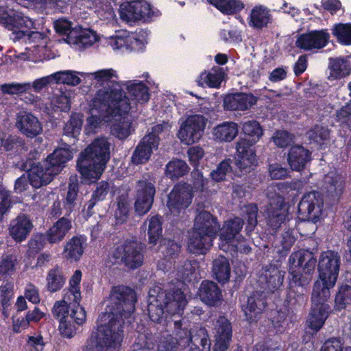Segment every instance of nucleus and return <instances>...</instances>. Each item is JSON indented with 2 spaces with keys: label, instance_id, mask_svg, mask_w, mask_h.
Returning a JSON list of instances; mask_svg holds the SVG:
<instances>
[{
  "label": "nucleus",
  "instance_id": "obj_38",
  "mask_svg": "<svg viewBox=\"0 0 351 351\" xmlns=\"http://www.w3.org/2000/svg\"><path fill=\"white\" fill-rule=\"evenodd\" d=\"M79 193V184L77 182H69L65 197L62 199L64 215L60 219L64 218L70 221L71 228H72V219L71 214L77 204Z\"/></svg>",
  "mask_w": 351,
  "mask_h": 351
},
{
  "label": "nucleus",
  "instance_id": "obj_37",
  "mask_svg": "<svg viewBox=\"0 0 351 351\" xmlns=\"http://www.w3.org/2000/svg\"><path fill=\"white\" fill-rule=\"evenodd\" d=\"M45 317V313L38 307L35 306L32 311H28L25 317L12 316V330L15 333H20L27 328L31 322L37 323Z\"/></svg>",
  "mask_w": 351,
  "mask_h": 351
},
{
  "label": "nucleus",
  "instance_id": "obj_10",
  "mask_svg": "<svg viewBox=\"0 0 351 351\" xmlns=\"http://www.w3.org/2000/svg\"><path fill=\"white\" fill-rule=\"evenodd\" d=\"M0 23L12 31L18 40L25 37L30 39L32 35L38 34V32L31 30L34 22L29 17L8 7H0Z\"/></svg>",
  "mask_w": 351,
  "mask_h": 351
},
{
  "label": "nucleus",
  "instance_id": "obj_51",
  "mask_svg": "<svg viewBox=\"0 0 351 351\" xmlns=\"http://www.w3.org/2000/svg\"><path fill=\"white\" fill-rule=\"evenodd\" d=\"M348 305H351V286L342 284L338 287L335 297V308L337 311L345 309Z\"/></svg>",
  "mask_w": 351,
  "mask_h": 351
},
{
  "label": "nucleus",
  "instance_id": "obj_50",
  "mask_svg": "<svg viewBox=\"0 0 351 351\" xmlns=\"http://www.w3.org/2000/svg\"><path fill=\"white\" fill-rule=\"evenodd\" d=\"M223 73L221 69L215 72H202L196 82L198 86L204 87L207 86L210 88H219L223 80Z\"/></svg>",
  "mask_w": 351,
  "mask_h": 351
},
{
  "label": "nucleus",
  "instance_id": "obj_48",
  "mask_svg": "<svg viewBox=\"0 0 351 351\" xmlns=\"http://www.w3.org/2000/svg\"><path fill=\"white\" fill-rule=\"evenodd\" d=\"M162 217L159 215L152 216L148 219L147 236L149 243L155 245L162 237Z\"/></svg>",
  "mask_w": 351,
  "mask_h": 351
},
{
  "label": "nucleus",
  "instance_id": "obj_36",
  "mask_svg": "<svg viewBox=\"0 0 351 351\" xmlns=\"http://www.w3.org/2000/svg\"><path fill=\"white\" fill-rule=\"evenodd\" d=\"M228 173H232L234 176L241 177L247 172H242L235 165V160L232 162L230 158H226L219 162L216 169L211 171L210 177L214 181L219 182L226 180Z\"/></svg>",
  "mask_w": 351,
  "mask_h": 351
},
{
  "label": "nucleus",
  "instance_id": "obj_8",
  "mask_svg": "<svg viewBox=\"0 0 351 351\" xmlns=\"http://www.w3.org/2000/svg\"><path fill=\"white\" fill-rule=\"evenodd\" d=\"M243 136L237 143L235 165L242 172H250L258 165L255 145L263 134V130L256 120L248 121L243 125Z\"/></svg>",
  "mask_w": 351,
  "mask_h": 351
},
{
  "label": "nucleus",
  "instance_id": "obj_39",
  "mask_svg": "<svg viewBox=\"0 0 351 351\" xmlns=\"http://www.w3.org/2000/svg\"><path fill=\"white\" fill-rule=\"evenodd\" d=\"M66 280L62 267L56 265L47 274L46 289L50 293L58 292L64 287Z\"/></svg>",
  "mask_w": 351,
  "mask_h": 351
},
{
  "label": "nucleus",
  "instance_id": "obj_26",
  "mask_svg": "<svg viewBox=\"0 0 351 351\" xmlns=\"http://www.w3.org/2000/svg\"><path fill=\"white\" fill-rule=\"evenodd\" d=\"M200 300L210 306H217L222 300V292L217 284L213 281L204 280L199 288Z\"/></svg>",
  "mask_w": 351,
  "mask_h": 351
},
{
  "label": "nucleus",
  "instance_id": "obj_63",
  "mask_svg": "<svg viewBox=\"0 0 351 351\" xmlns=\"http://www.w3.org/2000/svg\"><path fill=\"white\" fill-rule=\"evenodd\" d=\"M131 124L132 123L129 120L125 121L123 118V121H120L112 125L111 132L119 139H125L130 134Z\"/></svg>",
  "mask_w": 351,
  "mask_h": 351
},
{
  "label": "nucleus",
  "instance_id": "obj_30",
  "mask_svg": "<svg viewBox=\"0 0 351 351\" xmlns=\"http://www.w3.org/2000/svg\"><path fill=\"white\" fill-rule=\"evenodd\" d=\"M86 242V239L83 235L72 237L64 247L62 257L71 263L79 261L84 254Z\"/></svg>",
  "mask_w": 351,
  "mask_h": 351
},
{
  "label": "nucleus",
  "instance_id": "obj_29",
  "mask_svg": "<svg viewBox=\"0 0 351 351\" xmlns=\"http://www.w3.org/2000/svg\"><path fill=\"white\" fill-rule=\"evenodd\" d=\"M32 228L33 224L29 217L25 214L21 213L12 220L9 232L16 242L21 243L27 239Z\"/></svg>",
  "mask_w": 351,
  "mask_h": 351
},
{
  "label": "nucleus",
  "instance_id": "obj_19",
  "mask_svg": "<svg viewBox=\"0 0 351 351\" xmlns=\"http://www.w3.org/2000/svg\"><path fill=\"white\" fill-rule=\"evenodd\" d=\"M71 308L69 304L64 300L55 302L52 313L53 317L59 320V330L61 335L66 338H72L76 334L77 328L71 324L69 318Z\"/></svg>",
  "mask_w": 351,
  "mask_h": 351
},
{
  "label": "nucleus",
  "instance_id": "obj_1",
  "mask_svg": "<svg viewBox=\"0 0 351 351\" xmlns=\"http://www.w3.org/2000/svg\"><path fill=\"white\" fill-rule=\"evenodd\" d=\"M289 288L285 302L302 298L307 291L317 263L318 278L315 281L311 294V308L307 328L312 330L311 337L316 335L328 319L331 308L328 304L330 290L337 280L341 265V256L334 250L322 252L317 263L314 254L308 250L293 252L289 258Z\"/></svg>",
  "mask_w": 351,
  "mask_h": 351
},
{
  "label": "nucleus",
  "instance_id": "obj_9",
  "mask_svg": "<svg viewBox=\"0 0 351 351\" xmlns=\"http://www.w3.org/2000/svg\"><path fill=\"white\" fill-rule=\"evenodd\" d=\"M110 255L113 264L124 265L130 269L141 267L144 259L141 243L131 239L114 245Z\"/></svg>",
  "mask_w": 351,
  "mask_h": 351
},
{
  "label": "nucleus",
  "instance_id": "obj_62",
  "mask_svg": "<svg viewBox=\"0 0 351 351\" xmlns=\"http://www.w3.org/2000/svg\"><path fill=\"white\" fill-rule=\"evenodd\" d=\"M306 135L311 141L322 145L328 138L329 130L323 126L315 125L306 132Z\"/></svg>",
  "mask_w": 351,
  "mask_h": 351
},
{
  "label": "nucleus",
  "instance_id": "obj_53",
  "mask_svg": "<svg viewBox=\"0 0 351 351\" xmlns=\"http://www.w3.org/2000/svg\"><path fill=\"white\" fill-rule=\"evenodd\" d=\"M162 247V253L164 256V260L170 264L169 267H171L172 264L176 263V258L179 256L181 250V245L173 239H165Z\"/></svg>",
  "mask_w": 351,
  "mask_h": 351
},
{
  "label": "nucleus",
  "instance_id": "obj_60",
  "mask_svg": "<svg viewBox=\"0 0 351 351\" xmlns=\"http://www.w3.org/2000/svg\"><path fill=\"white\" fill-rule=\"evenodd\" d=\"M75 38V43L84 47H90L98 40L96 32L90 29H82Z\"/></svg>",
  "mask_w": 351,
  "mask_h": 351
},
{
  "label": "nucleus",
  "instance_id": "obj_17",
  "mask_svg": "<svg viewBox=\"0 0 351 351\" xmlns=\"http://www.w3.org/2000/svg\"><path fill=\"white\" fill-rule=\"evenodd\" d=\"M330 34L327 29L310 30L300 34L295 40V46L304 51L319 50L329 43Z\"/></svg>",
  "mask_w": 351,
  "mask_h": 351
},
{
  "label": "nucleus",
  "instance_id": "obj_27",
  "mask_svg": "<svg viewBox=\"0 0 351 351\" xmlns=\"http://www.w3.org/2000/svg\"><path fill=\"white\" fill-rule=\"evenodd\" d=\"M193 229L215 239L220 230V223L216 217L204 210L195 217Z\"/></svg>",
  "mask_w": 351,
  "mask_h": 351
},
{
  "label": "nucleus",
  "instance_id": "obj_6",
  "mask_svg": "<svg viewBox=\"0 0 351 351\" xmlns=\"http://www.w3.org/2000/svg\"><path fill=\"white\" fill-rule=\"evenodd\" d=\"M187 304L186 295L180 288L164 291L160 287L149 291L147 311L149 319L166 327L177 313H184Z\"/></svg>",
  "mask_w": 351,
  "mask_h": 351
},
{
  "label": "nucleus",
  "instance_id": "obj_20",
  "mask_svg": "<svg viewBox=\"0 0 351 351\" xmlns=\"http://www.w3.org/2000/svg\"><path fill=\"white\" fill-rule=\"evenodd\" d=\"M214 351H226L232 337V326L230 320L224 315H220L214 326Z\"/></svg>",
  "mask_w": 351,
  "mask_h": 351
},
{
  "label": "nucleus",
  "instance_id": "obj_31",
  "mask_svg": "<svg viewBox=\"0 0 351 351\" xmlns=\"http://www.w3.org/2000/svg\"><path fill=\"white\" fill-rule=\"evenodd\" d=\"M206 1L223 15H234L237 19L244 23L243 19L239 15L245 6L242 0H206Z\"/></svg>",
  "mask_w": 351,
  "mask_h": 351
},
{
  "label": "nucleus",
  "instance_id": "obj_7",
  "mask_svg": "<svg viewBox=\"0 0 351 351\" xmlns=\"http://www.w3.org/2000/svg\"><path fill=\"white\" fill-rule=\"evenodd\" d=\"M73 157L71 145L63 143L61 147L56 148L49 154L42 165L40 162L35 163L34 160L27 158L30 182L34 188H40L47 185L53 178L59 174L65 167L66 164Z\"/></svg>",
  "mask_w": 351,
  "mask_h": 351
},
{
  "label": "nucleus",
  "instance_id": "obj_33",
  "mask_svg": "<svg viewBox=\"0 0 351 351\" xmlns=\"http://www.w3.org/2000/svg\"><path fill=\"white\" fill-rule=\"evenodd\" d=\"M189 351H210L211 343L205 327L196 326L191 329Z\"/></svg>",
  "mask_w": 351,
  "mask_h": 351
},
{
  "label": "nucleus",
  "instance_id": "obj_18",
  "mask_svg": "<svg viewBox=\"0 0 351 351\" xmlns=\"http://www.w3.org/2000/svg\"><path fill=\"white\" fill-rule=\"evenodd\" d=\"M154 16L151 5L145 1H134L122 5L121 18L128 22L147 21Z\"/></svg>",
  "mask_w": 351,
  "mask_h": 351
},
{
  "label": "nucleus",
  "instance_id": "obj_64",
  "mask_svg": "<svg viewBox=\"0 0 351 351\" xmlns=\"http://www.w3.org/2000/svg\"><path fill=\"white\" fill-rule=\"evenodd\" d=\"M79 301L77 303L73 300L72 307L71 308L70 316H69L71 324L81 326L82 325L86 317V313L84 307L80 306Z\"/></svg>",
  "mask_w": 351,
  "mask_h": 351
},
{
  "label": "nucleus",
  "instance_id": "obj_43",
  "mask_svg": "<svg viewBox=\"0 0 351 351\" xmlns=\"http://www.w3.org/2000/svg\"><path fill=\"white\" fill-rule=\"evenodd\" d=\"M230 265L229 261L224 256H219L213 262L212 272L218 282L224 284L230 277Z\"/></svg>",
  "mask_w": 351,
  "mask_h": 351
},
{
  "label": "nucleus",
  "instance_id": "obj_2",
  "mask_svg": "<svg viewBox=\"0 0 351 351\" xmlns=\"http://www.w3.org/2000/svg\"><path fill=\"white\" fill-rule=\"evenodd\" d=\"M137 296L135 291L125 285L112 287L109 303L99 320L108 321L98 326L87 341L84 351H112L119 349L123 340V326L132 323L130 319L135 311Z\"/></svg>",
  "mask_w": 351,
  "mask_h": 351
},
{
  "label": "nucleus",
  "instance_id": "obj_56",
  "mask_svg": "<svg viewBox=\"0 0 351 351\" xmlns=\"http://www.w3.org/2000/svg\"><path fill=\"white\" fill-rule=\"evenodd\" d=\"M17 263L16 256L14 254L2 257L0 261V281L11 277L15 273Z\"/></svg>",
  "mask_w": 351,
  "mask_h": 351
},
{
  "label": "nucleus",
  "instance_id": "obj_41",
  "mask_svg": "<svg viewBox=\"0 0 351 351\" xmlns=\"http://www.w3.org/2000/svg\"><path fill=\"white\" fill-rule=\"evenodd\" d=\"M326 193L332 200H339L345 189V182L342 176L337 173L328 175L326 178Z\"/></svg>",
  "mask_w": 351,
  "mask_h": 351
},
{
  "label": "nucleus",
  "instance_id": "obj_21",
  "mask_svg": "<svg viewBox=\"0 0 351 351\" xmlns=\"http://www.w3.org/2000/svg\"><path fill=\"white\" fill-rule=\"evenodd\" d=\"M287 160L292 171H301L312 160V153L302 145H293L288 150Z\"/></svg>",
  "mask_w": 351,
  "mask_h": 351
},
{
  "label": "nucleus",
  "instance_id": "obj_55",
  "mask_svg": "<svg viewBox=\"0 0 351 351\" xmlns=\"http://www.w3.org/2000/svg\"><path fill=\"white\" fill-rule=\"evenodd\" d=\"M82 115L79 113L73 112L69 120L65 123L63 128V133L67 136L76 138L80 133L83 124Z\"/></svg>",
  "mask_w": 351,
  "mask_h": 351
},
{
  "label": "nucleus",
  "instance_id": "obj_47",
  "mask_svg": "<svg viewBox=\"0 0 351 351\" xmlns=\"http://www.w3.org/2000/svg\"><path fill=\"white\" fill-rule=\"evenodd\" d=\"M242 219L246 221L245 232L247 235L254 230L257 225V216L258 208L256 204L248 203L244 204L241 208Z\"/></svg>",
  "mask_w": 351,
  "mask_h": 351
},
{
  "label": "nucleus",
  "instance_id": "obj_12",
  "mask_svg": "<svg viewBox=\"0 0 351 351\" xmlns=\"http://www.w3.org/2000/svg\"><path fill=\"white\" fill-rule=\"evenodd\" d=\"M135 193L134 210L136 215L143 216L152 208L156 193L155 181L143 176L136 182Z\"/></svg>",
  "mask_w": 351,
  "mask_h": 351
},
{
  "label": "nucleus",
  "instance_id": "obj_54",
  "mask_svg": "<svg viewBox=\"0 0 351 351\" xmlns=\"http://www.w3.org/2000/svg\"><path fill=\"white\" fill-rule=\"evenodd\" d=\"M332 34L343 45H351V23H339L333 25Z\"/></svg>",
  "mask_w": 351,
  "mask_h": 351
},
{
  "label": "nucleus",
  "instance_id": "obj_49",
  "mask_svg": "<svg viewBox=\"0 0 351 351\" xmlns=\"http://www.w3.org/2000/svg\"><path fill=\"white\" fill-rule=\"evenodd\" d=\"M189 167L186 162L181 159L169 161L165 167V174L171 180H177L186 175Z\"/></svg>",
  "mask_w": 351,
  "mask_h": 351
},
{
  "label": "nucleus",
  "instance_id": "obj_52",
  "mask_svg": "<svg viewBox=\"0 0 351 351\" xmlns=\"http://www.w3.org/2000/svg\"><path fill=\"white\" fill-rule=\"evenodd\" d=\"M79 75L82 73L75 71L66 70L58 71L51 76L57 84H64L71 86H77L81 82Z\"/></svg>",
  "mask_w": 351,
  "mask_h": 351
},
{
  "label": "nucleus",
  "instance_id": "obj_22",
  "mask_svg": "<svg viewBox=\"0 0 351 351\" xmlns=\"http://www.w3.org/2000/svg\"><path fill=\"white\" fill-rule=\"evenodd\" d=\"M157 139L152 135H145L136 147L132 156L133 164L138 165L146 163L154 149H158Z\"/></svg>",
  "mask_w": 351,
  "mask_h": 351
},
{
  "label": "nucleus",
  "instance_id": "obj_23",
  "mask_svg": "<svg viewBox=\"0 0 351 351\" xmlns=\"http://www.w3.org/2000/svg\"><path fill=\"white\" fill-rule=\"evenodd\" d=\"M258 98L252 93H237L226 95L223 108L226 110H245L256 104Z\"/></svg>",
  "mask_w": 351,
  "mask_h": 351
},
{
  "label": "nucleus",
  "instance_id": "obj_44",
  "mask_svg": "<svg viewBox=\"0 0 351 351\" xmlns=\"http://www.w3.org/2000/svg\"><path fill=\"white\" fill-rule=\"evenodd\" d=\"M293 312L290 308L284 307L272 312L271 321L274 327L281 332L293 323Z\"/></svg>",
  "mask_w": 351,
  "mask_h": 351
},
{
  "label": "nucleus",
  "instance_id": "obj_42",
  "mask_svg": "<svg viewBox=\"0 0 351 351\" xmlns=\"http://www.w3.org/2000/svg\"><path fill=\"white\" fill-rule=\"evenodd\" d=\"M213 136L219 141L230 142L238 134V125L232 121H225L213 129Z\"/></svg>",
  "mask_w": 351,
  "mask_h": 351
},
{
  "label": "nucleus",
  "instance_id": "obj_35",
  "mask_svg": "<svg viewBox=\"0 0 351 351\" xmlns=\"http://www.w3.org/2000/svg\"><path fill=\"white\" fill-rule=\"evenodd\" d=\"M243 226V219L235 217L224 222L223 227L220 228L219 239L222 245L232 243Z\"/></svg>",
  "mask_w": 351,
  "mask_h": 351
},
{
  "label": "nucleus",
  "instance_id": "obj_61",
  "mask_svg": "<svg viewBox=\"0 0 351 351\" xmlns=\"http://www.w3.org/2000/svg\"><path fill=\"white\" fill-rule=\"evenodd\" d=\"M30 167V165L29 166L27 164V158L25 162L22 161L20 169L22 171H27L28 173V177H26L25 175H22L16 180L14 190L16 193H21L22 192L25 191L28 189L29 184L32 185L29 178V171L28 170Z\"/></svg>",
  "mask_w": 351,
  "mask_h": 351
},
{
  "label": "nucleus",
  "instance_id": "obj_13",
  "mask_svg": "<svg viewBox=\"0 0 351 351\" xmlns=\"http://www.w3.org/2000/svg\"><path fill=\"white\" fill-rule=\"evenodd\" d=\"M193 197V193L189 184L178 183L168 195L167 206L172 215L178 216L190 206Z\"/></svg>",
  "mask_w": 351,
  "mask_h": 351
},
{
  "label": "nucleus",
  "instance_id": "obj_14",
  "mask_svg": "<svg viewBox=\"0 0 351 351\" xmlns=\"http://www.w3.org/2000/svg\"><path fill=\"white\" fill-rule=\"evenodd\" d=\"M289 205L283 195L275 193L269 197L266 208V222L268 228L276 232L280 228L288 215Z\"/></svg>",
  "mask_w": 351,
  "mask_h": 351
},
{
  "label": "nucleus",
  "instance_id": "obj_16",
  "mask_svg": "<svg viewBox=\"0 0 351 351\" xmlns=\"http://www.w3.org/2000/svg\"><path fill=\"white\" fill-rule=\"evenodd\" d=\"M206 122L202 115L195 114L188 117L181 125L178 136L187 145L198 141L202 137Z\"/></svg>",
  "mask_w": 351,
  "mask_h": 351
},
{
  "label": "nucleus",
  "instance_id": "obj_58",
  "mask_svg": "<svg viewBox=\"0 0 351 351\" xmlns=\"http://www.w3.org/2000/svg\"><path fill=\"white\" fill-rule=\"evenodd\" d=\"M173 268L177 269L178 276L184 281H191V278L195 273L194 263L186 258H182L179 265L176 266L173 264Z\"/></svg>",
  "mask_w": 351,
  "mask_h": 351
},
{
  "label": "nucleus",
  "instance_id": "obj_40",
  "mask_svg": "<svg viewBox=\"0 0 351 351\" xmlns=\"http://www.w3.org/2000/svg\"><path fill=\"white\" fill-rule=\"evenodd\" d=\"M109 189L110 184L108 182L103 180L97 183L96 189L93 191L90 199L87 202L84 209L86 210L87 217H91L95 213L93 208L99 202L106 199Z\"/></svg>",
  "mask_w": 351,
  "mask_h": 351
},
{
  "label": "nucleus",
  "instance_id": "obj_11",
  "mask_svg": "<svg viewBox=\"0 0 351 351\" xmlns=\"http://www.w3.org/2000/svg\"><path fill=\"white\" fill-rule=\"evenodd\" d=\"M70 230V221L64 218L60 219L49 228L46 233L36 234L30 239L27 243V254L29 256L36 255L44 247L46 242L50 244L60 242Z\"/></svg>",
  "mask_w": 351,
  "mask_h": 351
},
{
  "label": "nucleus",
  "instance_id": "obj_24",
  "mask_svg": "<svg viewBox=\"0 0 351 351\" xmlns=\"http://www.w3.org/2000/svg\"><path fill=\"white\" fill-rule=\"evenodd\" d=\"M16 125L21 134L31 138L43 132L41 123L32 113L20 112L17 117Z\"/></svg>",
  "mask_w": 351,
  "mask_h": 351
},
{
  "label": "nucleus",
  "instance_id": "obj_46",
  "mask_svg": "<svg viewBox=\"0 0 351 351\" xmlns=\"http://www.w3.org/2000/svg\"><path fill=\"white\" fill-rule=\"evenodd\" d=\"M127 85L128 93L130 99L134 103L144 104L149 101L150 94L149 88L143 82L132 83L128 82Z\"/></svg>",
  "mask_w": 351,
  "mask_h": 351
},
{
  "label": "nucleus",
  "instance_id": "obj_15",
  "mask_svg": "<svg viewBox=\"0 0 351 351\" xmlns=\"http://www.w3.org/2000/svg\"><path fill=\"white\" fill-rule=\"evenodd\" d=\"M324 199L322 195L316 191L305 193L300 200L298 210L303 220L317 222L322 213Z\"/></svg>",
  "mask_w": 351,
  "mask_h": 351
},
{
  "label": "nucleus",
  "instance_id": "obj_34",
  "mask_svg": "<svg viewBox=\"0 0 351 351\" xmlns=\"http://www.w3.org/2000/svg\"><path fill=\"white\" fill-rule=\"evenodd\" d=\"M213 238L193 228L190 234L188 247L190 252L195 254H204L213 245Z\"/></svg>",
  "mask_w": 351,
  "mask_h": 351
},
{
  "label": "nucleus",
  "instance_id": "obj_3",
  "mask_svg": "<svg viewBox=\"0 0 351 351\" xmlns=\"http://www.w3.org/2000/svg\"><path fill=\"white\" fill-rule=\"evenodd\" d=\"M90 106L91 114L86 119V128L91 130L98 128L103 121L127 114L131 108L129 99L119 82H115L109 90H98Z\"/></svg>",
  "mask_w": 351,
  "mask_h": 351
},
{
  "label": "nucleus",
  "instance_id": "obj_25",
  "mask_svg": "<svg viewBox=\"0 0 351 351\" xmlns=\"http://www.w3.org/2000/svg\"><path fill=\"white\" fill-rule=\"evenodd\" d=\"M248 25L256 30L267 28L273 23L271 10L263 5H256L247 16Z\"/></svg>",
  "mask_w": 351,
  "mask_h": 351
},
{
  "label": "nucleus",
  "instance_id": "obj_5",
  "mask_svg": "<svg viewBox=\"0 0 351 351\" xmlns=\"http://www.w3.org/2000/svg\"><path fill=\"white\" fill-rule=\"evenodd\" d=\"M110 158V143L104 136L97 137L82 150L76 161V169L85 184L97 182Z\"/></svg>",
  "mask_w": 351,
  "mask_h": 351
},
{
  "label": "nucleus",
  "instance_id": "obj_45",
  "mask_svg": "<svg viewBox=\"0 0 351 351\" xmlns=\"http://www.w3.org/2000/svg\"><path fill=\"white\" fill-rule=\"evenodd\" d=\"M330 70V76L335 79L349 75L351 73V56L331 60Z\"/></svg>",
  "mask_w": 351,
  "mask_h": 351
},
{
  "label": "nucleus",
  "instance_id": "obj_28",
  "mask_svg": "<svg viewBox=\"0 0 351 351\" xmlns=\"http://www.w3.org/2000/svg\"><path fill=\"white\" fill-rule=\"evenodd\" d=\"M182 314L183 313H177L169 317L171 319L169 324L165 327L166 330L173 329L174 339L177 341L180 348L186 349V346H189V338L191 334V329L189 330L186 327H182Z\"/></svg>",
  "mask_w": 351,
  "mask_h": 351
},
{
  "label": "nucleus",
  "instance_id": "obj_32",
  "mask_svg": "<svg viewBox=\"0 0 351 351\" xmlns=\"http://www.w3.org/2000/svg\"><path fill=\"white\" fill-rule=\"evenodd\" d=\"M189 351H210L211 343L205 327L196 326L191 329Z\"/></svg>",
  "mask_w": 351,
  "mask_h": 351
},
{
  "label": "nucleus",
  "instance_id": "obj_57",
  "mask_svg": "<svg viewBox=\"0 0 351 351\" xmlns=\"http://www.w3.org/2000/svg\"><path fill=\"white\" fill-rule=\"evenodd\" d=\"M117 208L114 217L118 223H123L127 221L130 210V204L127 195H121L117 198Z\"/></svg>",
  "mask_w": 351,
  "mask_h": 351
},
{
  "label": "nucleus",
  "instance_id": "obj_59",
  "mask_svg": "<svg viewBox=\"0 0 351 351\" xmlns=\"http://www.w3.org/2000/svg\"><path fill=\"white\" fill-rule=\"evenodd\" d=\"M1 145L5 151L14 154H19L25 147L24 140L16 135H10L6 138L3 139Z\"/></svg>",
  "mask_w": 351,
  "mask_h": 351
},
{
  "label": "nucleus",
  "instance_id": "obj_4",
  "mask_svg": "<svg viewBox=\"0 0 351 351\" xmlns=\"http://www.w3.org/2000/svg\"><path fill=\"white\" fill-rule=\"evenodd\" d=\"M285 272L274 264L263 267L258 278L262 291H255L243 305L245 319L250 324L257 322L267 305V293H274L282 285Z\"/></svg>",
  "mask_w": 351,
  "mask_h": 351
}]
</instances>
